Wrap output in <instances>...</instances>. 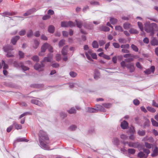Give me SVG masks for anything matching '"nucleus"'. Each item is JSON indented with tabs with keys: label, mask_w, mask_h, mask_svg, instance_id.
I'll use <instances>...</instances> for the list:
<instances>
[{
	"label": "nucleus",
	"mask_w": 158,
	"mask_h": 158,
	"mask_svg": "<svg viewBox=\"0 0 158 158\" xmlns=\"http://www.w3.org/2000/svg\"><path fill=\"white\" fill-rule=\"evenodd\" d=\"M39 136V141L41 147L46 150H49V148L47 145L49 143V138L46 133L43 130H40Z\"/></svg>",
	"instance_id": "f257e3e1"
},
{
	"label": "nucleus",
	"mask_w": 158,
	"mask_h": 158,
	"mask_svg": "<svg viewBox=\"0 0 158 158\" xmlns=\"http://www.w3.org/2000/svg\"><path fill=\"white\" fill-rule=\"evenodd\" d=\"M100 30L104 31H108L110 30V28L106 26H102L99 27Z\"/></svg>",
	"instance_id": "6ab92c4d"
},
{
	"label": "nucleus",
	"mask_w": 158,
	"mask_h": 158,
	"mask_svg": "<svg viewBox=\"0 0 158 158\" xmlns=\"http://www.w3.org/2000/svg\"><path fill=\"white\" fill-rule=\"evenodd\" d=\"M90 3L91 5H98L99 3L94 1H92L90 2Z\"/></svg>",
	"instance_id": "e2e57ef3"
},
{
	"label": "nucleus",
	"mask_w": 158,
	"mask_h": 158,
	"mask_svg": "<svg viewBox=\"0 0 158 158\" xmlns=\"http://www.w3.org/2000/svg\"><path fill=\"white\" fill-rule=\"evenodd\" d=\"M123 26L125 29H128L131 27V26L130 24L127 23H126L124 24Z\"/></svg>",
	"instance_id": "4be33fe9"
},
{
	"label": "nucleus",
	"mask_w": 158,
	"mask_h": 158,
	"mask_svg": "<svg viewBox=\"0 0 158 158\" xmlns=\"http://www.w3.org/2000/svg\"><path fill=\"white\" fill-rule=\"evenodd\" d=\"M13 127L14 126L17 130L21 129L22 128V126L21 125L18 124L15 122H14L13 123Z\"/></svg>",
	"instance_id": "f3484780"
},
{
	"label": "nucleus",
	"mask_w": 158,
	"mask_h": 158,
	"mask_svg": "<svg viewBox=\"0 0 158 158\" xmlns=\"http://www.w3.org/2000/svg\"><path fill=\"white\" fill-rule=\"evenodd\" d=\"M68 27H75V23L71 21L68 22Z\"/></svg>",
	"instance_id": "e433bc0d"
},
{
	"label": "nucleus",
	"mask_w": 158,
	"mask_h": 158,
	"mask_svg": "<svg viewBox=\"0 0 158 158\" xmlns=\"http://www.w3.org/2000/svg\"><path fill=\"white\" fill-rule=\"evenodd\" d=\"M65 40L63 39L61 40L60 41L59 43V47H61L64 44Z\"/></svg>",
	"instance_id": "ea45409f"
},
{
	"label": "nucleus",
	"mask_w": 158,
	"mask_h": 158,
	"mask_svg": "<svg viewBox=\"0 0 158 158\" xmlns=\"http://www.w3.org/2000/svg\"><path fill=\"white\" fill-rule=\"evenodd\" d=\"M19 55L20 58H23L24 56V53L20 51H19Z\"/></svg>",
	"instance_id": "603ef678"
},
{
	"label": "nucleus",
	"mask_w": 158,
	"mask_h": 158,
	"mask_svg": "<svg viewBox=\"0 0 158 158\" xmlns=\"http://www.w3.org/2000/svg\"><path fill=\"white\" fill-rule=\"evenodd\" d=\"M100 76V73L98 72H96L94 75V78L95 79H97Z\"/></svg>",
	"instance_id": "13d9d810"
},
{
	"label": "nucleus",
	"mask_w": 158,
	"mask_h": 158,
	"mask_svg": "<svg viewBox=\"0 0 158 158\" xmlns=\"http://www.w3.org/2000/svg\"><path fill=\"white\" fill-rule=\"evenodd\" d=\"M122 143L124 145L127 144L129 147H133L134 148H137L140 145V144L138 142H126L124 141H122Z\"/></svg>",
	"instance_id": "0eeeda50"
},
{
	"label": "nucleus",
	"mask_w": 158,
	"mask_h": 158,
	"mask_svg": "<svg viewBox=\"0 0 158 158\" xmlns=\"http://www.w3.org/2000/svg\"><path fill=\"white\" fill-rule=\"evenodd\" d=\"M120 138L122 140L127 139L128 138V136L124 134H122L120 135Z\"/></svg>",
	"instance_id": "09e8293b"
},
{
	"label": "nucleus",
	"mask_w": 158,
	"mask_h": 158,
	"mask_svg": "<svg viewBox=\"0 0 158 158\" xmlns=\"http://www.w3.org/2000/svg\"><path fill=\"white\" fill-rule=\"evenodd\" d=\"M92 46L94 48H98L99 47L98 43L96 40L93 41L92 44Z\"/></svg>",
	"instance_id": "b1692460"
},
{
	"label": "nucleus",
	"mask_w": 158,
	"mask_h": 158,
	"mask_svg": "<svg viewBox=\"0 0 158 158\" xmlns=\"http://www.w3.org/2000/svg\"><path fill=\"white\" fill-rule=\"evenodd\" d=\"M48 44L47 43L44 44L41 48V52H44L46 49L48 48Z\"/></svg>",
	"instance_id": "dca6fc26"
},
{
	"label": "nucleus",
	"mask_w": 158,
	"mask_h": 158,
	"mask_svg": "<svg viewBox=\"0 0 158 158\" xmlns=\"http://www.w3.org/2000/svg\"><path fill=\"white\" fill-rule=\"evenodd\" d=\"M90 55L93 59H97V56L95 53H92Z\"/></svg>",
	"instance_id": "338daca9"
},
{
	"label": "nucleus",
	"mask_w": 158,
	"mask_h": 158,
	"mask_svg": "<svg viewBox=\"0 0 158 158\" xmlns=\"http://www.w3.org/2000/svg\"><path fill=\"white\" fill-rule=\"evenodd\" d=\"M55 30L54 27L52 25H50L48 28V31L50 33L54 32Z\"/></svg>",
	"instance_id": "5701e85b"
},
{
	"label": "nucleus",
	"mask_w": 158,
	"mask_h": 158,
	"mask_svg": "<svg viewBox=\"0 0 158 158\" xmlns=\"http://www.w3.org/2000/svg\"><path fill=\"white\" fill-rule=\"evenodd\" d=\"M69 113L71 114L76 113V110L74 108H71L68 111Z\"/></svg>",
	"instance_id": "a19ab883"
},
{
	"label": "nucleus",
	"mask_w": 158,
	"mask_h": 158,
	"mask_svg": "<svg viewBox=\"0 0 158 158\" xmlns=\"http://www.w3.org/2000/svg\"><path fill=\"white\" fill-rule=\"evenodd\" d=\"M145 131L143 130H139L138 132V134L141 136H144L145 135Z\"/></svg>",
	"instance_id": "c9c22d12"
},
{
	"label": "nucleus",
	"mask_w": 158,
	"mask_h": 158,
	"mask_svg": "<svg viewBox=\"0 0 158 158\" xmlns=\"http://www.w3.org/2000/svg\"><path fill=\"white\" fill-rule=\"evenodd\" d=\"M22 63H18L16 61H14L13 63L14 66L16 68H19L20 67L22 64Z\"/></svg>",
	"instance_id": "c756f323"
},
{
	"label": "nucleus",
	"mask_w": 158,
	"mask_h": 158,
	"mask_svg": "<svg viewBox=\"0 0 158 158\" xmlns=\"http://www.w3.org/2000/svg\"><path fill=\"white\" fill-rule=\"evenodd\" d=\"M158 154V150L157 147H156L154 149L153 153L151 154L152 157L156 156Z\"/></svg>",
	"instance_id": "412c9836"
},
{
	"label": "nucleus",
	"mask_w": 158,
	"mask_h": 158,
	"mask_svg": "<svg viewBox=\"0 0 158 158\" xmlns=\"http://www.w3.org/2000/svg\"><path fill=\"white\" fill-rule=\"evenodd\" d=\"M129 31L131 34H137L138 33L137 31L133 28L130 29Z\"/></svg>",
	"instance_id": "58836bf2"
},
{
	"label": "nucleus",
	"mask_w": 158,
	"mask_h": 158,
	"mask_svg": "<svg viewBox=\"0 0 158 158\" xmlns=\"http://www.w3.org/2000/svg\"><path fill=\"white\" fill-rule=\"evenodd\" d=\"M128 152L129 153L134 154L135 152V150L134 149L129 148L128 149Z\"/></svg>",
	"instance_id": "72a5a7b5"
},
{
	"label": "nucleus",
	"mask_w": 158,
	"mask_h": 158,
	"mask_svg": "<svg viewBox=\"0 0 158 158\" xmlns=\"http://www.w3.org/2000/svg\"><path fill=\"white\" fill-rule=\"evenodd\" d=\"M31 102L32 103L37 105L40 106H44V104L37 100L35 99H32L31 100Z\"/></svg>",
	"instance_id": "9b49d317"
},
{
	"label": "nucleus",
	"mask_w": 158,
	"mask_h": 158,
	"mask_svg": "<svg viewBox=\"0 0 158 158\" xmlns=\"http://www.w3.org/2000/svg\"><path fill=\"white\" fill-rule=\"evenodd\" d=\"M103 106L105 107L108 108L111 106V105L110 103H104L103 104Z\"/></svg>",
	"instance_id": "4d7b16f0"
},
{
	"label": "nucleus",
	"mask_w": 158,
	"mask_h": 158,
	"mask_svg": "<svg viewBox=\"0 0 158 158\" xmlns=\"http://www.w3.org/2000/svg\"><path fill=\"white\" fill-rule=\"evenodd\" d=\"M133 103L135 105H138L139 103V101L137 99H135L133 101Z\"/></svg>",
	"instance_id": "680f3d73"
},
{
	"label": "nucleus",
	"mask_w": 158,
	"mask_h": 158,
	"mask_svg": "<svg viewBox=\"0 0 158 158\" xmlns=\"http://www.w3.org/2000/svg\"><path fill=\"white\" fill-rule=\"evenodd\" d=\"M118 41L121 43H126V40L124 38H120L118 39Z\"/></svg>",
	"instance_id": "3c124183"
},
{
	"label": "nucleus",
	"mask_w": 158,
	"mask_h": 158,
	"mask_svg": "<svg viewBox=\"0 0 158 158\" xmlns=\"http://www.w3.org/2000/svg\"><path fill=\"white\" fill-rule=\"evenodd\" d=\"M129 47L130 46L129 44H128L122 45L121 46V48L127 49L129 48Z\"/></svg>",
	"instance_id": "79ce46f5"
},
{
	"label": "nucleus",
	"mask_w": 158,
	"mask_h": 158,
	"mask_svg": "<svg viewBox=\"0 0 158 158\" xmlns=\"http://www.w3.org/2000/svg\"><path fill=\"white\" fill-rule=\"evenodd\" d=\"M121 126L122 129H126L128 126V123L124 120L121 123Z\"/></svg>",
	"instance_id": "ddd939ff"
},
{
	"label": "nucleus",
	"mask_w": 158,
	"mask_h": 158,
	"mask_svg": "<svg viewBox=\"0 0 158 158\" xmlns=\"http://www.w3.org/2000/svg\"><path fill=\"white\" fill-rule=\"evenodd\" d=\"M113 45L116 48H118L120 47V45L117 43H114L113 44Z\"/></svg>",
	"instance_id": "0e129e2a"
},
{
	"label": "nucleus",
	"mask_w": 158,
	"mask_h": 158,
	"mask_svg": "<svg viewBox=\"0 0 158 158\" xmlns=\"http://www.w3.org/2000/svg\"><path fill=\"white\" fill-rule=\"evenodd\" d=\"M31 59L36 62H38L40 60L39 57L36 55H35L31 57Z\"/></svg>",
	"instance_id": "2f4dec72"
},
{
	"label": "nucleus",
	"mask_w": 158,
	"mask_h": 158,
	"mask_svg": "<svg viewBox=\"0 0 158 158\" xmlns=\"http://www.w3.org/2000/svg\"><path fill=\"white\" fill-rule=\"evenodd\" d=\"M76 23L77 27L79 28H81L82 26V24L81 22L77 21V20H76Z\"/></svg>",
	"instance_id": "f704fd0d"
},
{
	"label": "nucleus",
	"mask_w": 158,
	"mask_h": 158,
	"mask_svg": "<svg viewBox=\"0 0 158 158\" xmlns=\"http://www.w3.org/2000/svg\"><path fill=\"white\" fill-rule=\"evenodd\" d=\"M97 108H87V111L90 113H95L97 112L98 110L101 111H104V108L103 107L100 105H97L96 106Z\"/></svg>",
	"instance_id": "39448f33"
},
{
	"label": "nucleus",
	"mask_w": 158,
	"mask_h": 158,
	"mask_svg": "<svg viewBox=\"0 0 158 158\" xmlns=\"http://www.w3.org/2000/svg\"><path fill=\"white\" fill-rule=\"evenodd\" d=\"M150 123V122L149 120L148 119H147L146 121L144 123V127H148Z\"/></svg>",
	"instance_id": "c03bdc74"
},
{
	"label": "nucleus",
	"mask_w": 158,
	"mask_h": 158,
	"mask_svg": "<svg viewBox=\"0 0 158 158\" xmlns=\"http://www.w3.org/2000/svg\"><path fill=\"white\" fill-rule=\"evenodd\" d=\"M143 152H140L138 154V156L139 158H146L150 153V151L148 149L143 148Z\"/></svg>",
	"instance_id": "423d86ee"
},
{
	"label": "nucleus",
	"mask_w": 158,
	"mask_h": 158,
	"mask_svg": "<svg viewBox=\"0 0 158 158\" xmlns=\"http://www.w3.org/2000/svg\"><path fill=\"white\" fill-rule=\"evenodd\" d=\"M147 109L149 111L152 113H154L156 112V110L150 106H148Z\"/></svg>",
	"instance_id": "cd10ccee"
},
{
	"label": "nucleus",
	"mask_w": 158,
	"mask_h": 158,
	"mask_svg": "<svg viewBox=\"0 0 158 158\" xmlns=\"http://www.w3.org/2000/svg\"><path fill=\"white\" fill-rule=\"evenodd\" d=\"M56 58L57 61H59L61 59V55L59 54H57L56 56Z\"/></svg>",
	"instance_id": "6e6d98bb"
},
{
	"label": "nucleus",
	"mask_w": 158,
	"mask_h": 158,
	"mask_svg": "<svg viewBox=\"0 0 158 158\" xmlns=\"http://www.w3.org/2000/svg\"><path fill=\"white\" fill-rule=\"evenodd\" d=\"M34 44L33 46V47L35 49L37 48L39 44V42L37 40H35L34 41Z\"/></svg>",
	"instance_id": "393cba45"
},
{
	"label": "nucleus",
	"mask_w": 158,
	"mask_h": 158,
	"mask_svg": "<svg viewBox=\"0 0 158 158\" xmlns=\"http://www.w3.org/2000/svg\"><path fill=\"white\" fill-rule=\"evenodd\" d=\"M4 51L7 53L6 56L8 57H13L14 56V53L10 52V51L13 50L14 48L12 47L10 45H7L3 47Z\"/></svg>",
	"instance_id": "20e7f679"
},
{
	"label": "nucleus",
	"mask_w": 158,
	"mask_h": 158,
	"mask_svg": "<svg viewBox=\"0 0 158 158\" xmlns=\"http://www.w3.org/2000/svg\"><path fill=\"white\" fill-rule=\"evenodd\" d=\"M131 48H132V49L134 51H135V52H138L139 50L138 48L135 45L132 44L131 46Z\"/></svg>",
	"instance_id": "bb28decb"
},
{
	"label": "nucleus",
	"mask_w": 158,
	"mask_h": 158,
	"mask_svg": "<svg viewBox=\"0 0 158 158\" xmlns=\"http://www.w3.org/2000/svg\"><path fill=\"white\" fill-rule=\"evenodd\" d=\"M133 60V58H128L125 59L124 60L122 61L120 63L121 66L123 68H124L126 66V63H128L132 61Z\"/></svg>",
	"instance_id": "6e6552de"
},
{
	"label": "nucleus",
	"mask_w": 158,
	"mask_h": 158,
	"mask_svg": "<svg viewBox=\"0 0 158 158\" xmlns=\"http://www.w3.org/2000/svg\"><path fill=\"white\" fill-rule=\"evenodd\" d=\"M113 142L114 144L117 145L119 143V141L118 138L115 137L114 138L113 140Z\"/></svg>",
	"instance_id": "a878e982"
},
{
	"label": "nucleus",
	"mask_w": 158,
	"mask_h": 158,
	"mask_svg": "<svg viewBox=\"0 0 158 158\" xmlns=\"http://www.w3.org/2000/svg\"><path fill=\"white\" fill-rule=\"evenodd\" d=\"M110 21L112 24H114L117 23V20L114 18H111L110 20Z\"/></svg>",
	"instance_id": "7c9ffc66"
},
{
	"label": "nucleus",
	"mask_w": 158,
	"mask_h": 158,
	"mask_svg": "<svg viewBox=\"0 0 158 158\" xmlns=\"http://www.w3.org/2000/svg\"><path fill=\"white\" fill-rule=\"evenodd\" d=\"M26 31L25 30H22L19 32V34L20 35L23 36L25 35Z\"/></svg>",
	"instance_id": "69168bd1"
},
{
	"label": "nucleus",
	"mask_w": 158,
	"mask_h": 158,
	"mask_svg": "<svg viewBox=\"0 0 158 158\" xmlns=\"http://www.w3.org/2000/svg\"><path fill=\"white\" fill-rule=\"evenodd\" d=\"M68 48V45L64 47L61 50V53L63 56L66 55L67 53V50Z\"/></svg>",
	"instance_id": "4468645a"
},
{
	"label": "nucleus",
	"mask_w": 158,
	"mask_h": 158,
	"mask_svg": "<svg viewBox=\"0 0 158 158\" xmlns=\"http://www.w3.org/2000/svg\"><path fill=\"white\" fill-rule=\"evenodd\" d=\"M151 44L153 46H157L158 45V41L155 37H152V40L151 41Z\"/></svg>",
	"instance_id": "f8f14e48"
},
{
	"label": "nucleus",
	"mask_w": 158,
	"mask_h": 158,
	"mask_svg": "<svg viewBox=\"0 0 158 158\" xmlns=\"http://www.w3.org/2000/svg\"><path fill=\"white\" fill-rule=\"evenodd\" d=\"M135 65L137 67V68L140 69H142L143 67L142 66H141L140 64L139 63V62H137L135 64Z\"/></svg>",
	"instance_id": "49530a36"
},
{
	"label": "nucleus",
	"mask_w": 158,
	"mask_h": 158,
	"mask_svg": "<svg viewBox=\"0 0 158 158\" xmlns=\"http://www.w3.org/2000/svg\"><path fill=\"white\" fill-rule=\"evenodd\" d=\"M152 105L153 106L158 108V104L156 103L155 101L154 100L152 101Z\"/></svg>",
	"instance_id": "774afa93"
},
{
	"label": "nucleus",
	"mask_w": 158,
	"mask_h": 158,
	"mask_svg": "<svg viewBox=\"0 0 158 158\" xmlns=\"http://www.w3.org/2000/svg\"><path fill=\"white\" fill-rule=\"evenodd\" d=\"M68 22L66 21L62 22L61 23V27H68Z\"/></svg>",
	"instance_id": "c85d7f7f"
},
{
	"label": "nucleus",
	"mask_w": 158,
	"mask_h": 158,
	"mask_svg": "<svg viewBox=\"0 0 158 158\" xmlns=\"http://www.w3.org/2000/svg\"><path fill=\"white\" fill-rule=\"evenodd\" d=\"M77 128V126L74 125H73L71 126L69 128L70 130L72 131L75 130Z\"/></svg>",
	"instance_id": "4c0bfd02"
},
{
	"label": "nucleus",
	"mask_w": 158,
	"mask_h": 158,
	"mask_svg": "<svg viewBox=\"0 0 158 158\" xmlns=\"http://www.w3.org/2000/svg\"><path fill=\"white\" fill-rule=\"evenodd\" d=\"M69 75L70 76L73 77H74L77 75V73L73 71L70 72L69 73Z\"/></svg>",
	"instance_id": "de8ad7c7"
},
{
	"label": "nucleus",
	"mask_w": 158,
	"mask_h": 158,
	"mask_svg": "<svg viewBox=\"0 0 158 158\" xmlns=\"http://www.w3.org/2000/svg\"><path fill=\"white\" fill-rule=\"evenodd\" d=\"M87 51V52L85 51V54L87 58L89 60L93 61V60L92 59L91 56L89 55V54L90 55H91V54L92 53V50H91V49H89Z\"/></svg>",
	"instance_id": "9d476101"
},
{
	"label": "nucleus",
	"mask_w": 158,
	"mask_h": 158,
	"mask_svg": "<svg viewBox=\"0 0 158 158\" xmlns=\"http://www.w3.org/2000/svg\"><path fill=\"white\" fill-rule=\"evenodd\" d=\"M144 25L145 31L148 33H150L151 35H153L154 31L158 30L157 25L154 23L151 24H149V23H145Z\"/></svg>",
	"instance_id": "7ed1b4c3"
},
{
	"label": "nucleus",
	"mask_w": 158,
	"mask_h": 158,
	"mask_svg": "<svg viewBox=\"0 0 158 158\" xmlns=\"http://www.w3.org/2000/svg\"><path fill=\"white\" fill-rule=\"evenodd\" d=\"M2 15L3 16H7V15H11V14L9 12H5L2 14Z\"/></svg>",
	"instance_id": "5fc2aeb1"
},
{
	"label": "nucleus",
	"mask_w": 158,
	"mask_h": 158,
	"mask_svg": "<svg viewBox=\"0 0 158 158\" xmlns=\"http://www.w3.org/2000/svg\"><path fill=\"white\" fill-rule=\"evenodd\" d=\"M20 67L22 69L23 71H25L27 70H28L29 69V68L24 65H22V64L21 65Z\"/></svg>",
	"instance_id": "864d4df0"
},
{
	"label": "nucleus",
	"mask_w": 158,
	"mask_h": 158,
	"mask_svg": "<svg viewBox=\"0 0 158 158\" xmlns=\"http://www.w3.org/2000/svg\"><path fill=\"white\" fill-rule=\"evenodd\" d=\"M115 29L116 30L119 31H123L122 28L120 26H116L115 27Z\"/></svg>",
	"instance_id": "052dcab7"
},
{
	"label": "nucleus",
	"mask_w": 158,
	"mask_h": 158,
	"mask_svg": "<svg viewBox=\"0 0 158 158\" xmlns=\"http://www.w3.org/2000/svg\"><path fill=\"white\" fill-rule=\"evenodd\" d=\"M151 121L152 125L154 126L158 127V123L156 121L154 120L153 118L151 119Z\"/></svg>",
	"instance_id": "473e14b6"
},
{
	"label": "nucleus",
	"mask_w": 158,
	"mask_h": 158,
	"mask_svg": "<svg viewBox=\"0 0 158 158\" xmlns=\"http://www.w3.org/2000/svg\"><path fill=\"white\" fill-rule=\"evenodd\" d=\"M33 32L31 30H30L27 34V36L28 37H31L33 35Z\"/></svg>",
	"instance_id": "a18cd8bd"
},
{
	"label": "nucleus",
	"mask_w": 158,
	"mask_h": 158,
	"mask_svg": "<svg viewBox=\"0 0 158 158\" xmlns=\"http://www.w3.org/2000/svg\"><path fill=\"white\" fill-rule=\"evenodd\" d=\"M126 67L129 70L131 73H132L135 71V68L134 64L133 63H130L126 64Z\"/></svg>",
	"instance_id": "1a4fd4ad"
},
{
	"label": "nucleus",
	"mask_w": 158,
	"mask_h": 158,
	"mask_svg": "<svg viewBox=\"0 0 158 158\" xmlns=\"http://www.w3.org/2000/svg\"><path fill=\"white\" fill-rule=\"evenodd\" d=\"M99 45L101 46L103 45L106 43V42L103 40H99L98 42Z\"/></svg>",
	"instance_id": "bf43d9fd"
},
{
	"label": "nucleus",
	"mask_w": 158,
	"mask_h": 158,
	"mask_svg": "<svg viewBox=\"0 0 158 158\" xmlns=\"http://www.w3.org/2000/svg\"><path fill=\"white\" fill-rule=\"evenodd\" d=\"M138 26H139V28L140 29V30L141 31H143V28L142 23L141 22H138Z\"/></svg>",
	"instance_id": "37998d69"
},
{
	"label": "nucleus",
	"mask_w": 158,
	"mask_h": 158,
	"mask_svg": "<svg viewBox=\"0 0 158 158\" xmlns=\"http://www.w3.org/2000/svg\"><path fill=\"white\" fill-rule=\"evenodd\" d=\"M36 11V10L35 8H32L28 10L27 12L25 13L24 14V16L29 15L32 14L33 12L35 11Z\"/></svg>",
	"instance_id": "2eb2a0df"
},
{
	"label": "nucleus",
	"mask_w": 158,
	"mask_h": 158,
	"mask_svg": "<svg viewBox=\"0 0 158 158\" xmlns=\"http://www.w3.org/2000/svg\"><path fill=\"white\" fill-rule=\"evenodd\" d=\"M145 146L146 148H152V145L148 143L145 142Z\"/></svg>",
	"instance_id": "8fccbe9b"
},
{
	"label": "nucleus",
	"mask_w": 158,
	"mask_h": 158,
	"mask_svg": "<svg viewBox=\"0 0 158 158\" xmlns=\"http://www.w3.org/2000/svg\"><path fill=\"white\" fill-rule=\"evenodd\" d=\"M19 38L20 37L19 36H16L14 37H13L11 40V43L15 45L17 41L19 39Z\"/></svg>",
	"instance_id": "a211bd4d"
},
{
	"label": "nucleus",
	"mask_w": 158,
	"mask_h": 158,
	"mask_svg": "<svg viewBox=\"0 0 158 158\" xmlns=\"http://www.w3.org/2000/svg\"><path fill=\"white\" fill-rule=\"evenodd\" d=\"M53 55L52 53L48 54L47 57L44 58L43 61L41 62V64L39 63H36L34 65L35 69L39 72L42 71L44 69L45 65L43 62L47 61L48 62H51L52 60Z\"/></svg>",
	"instance_id": "f03ea898"
},
{
	"label": "nucleus",
	"mask_w": 158,
	"mask_h": 158,
	"mask_svg": "<svg viewBox=\"0 0 158 158\" xmlns=\"http://www.w3.org/2000/svg\"><path fill=\"white\" fill-rule=\"evenodd\" d=\"M23 141H25V142H27V140L26 139H25L24 138H17L15 141L14 143V145H15V143H16L17 142H23Z\"/></svg>",
	"instance_id": "aec40b11"
}]
</instances>
